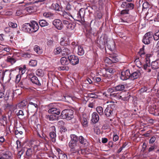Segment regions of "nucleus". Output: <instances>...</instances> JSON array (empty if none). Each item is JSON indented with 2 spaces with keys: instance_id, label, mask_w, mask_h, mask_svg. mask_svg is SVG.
Segmentation results:
<instances>
[{
  "instance_id": "11",
  "label": "nucleus",
  "mask_w": 159,
  "mask_h": 159,
  "mask_svg": "<svg viewBox=\"0 0 159 159\" xmlns=\"http://www.w3.org/2000/svg\"><path fill=\"white\" fill-rule=\"evenodd\" d=\"M131 74L129 70L123 71L121 72L120 79L122 80H126L130 78Z\"/></svg>"
},
{
  "instance_id": "52",
  "label": "nucleus",
  "mask_w": 159,
  "mask_h": 159,
  "mask_svg": "<svg viewBox=\"0 0 159 159\" xmlns=\"http://www.w3.org/2000/svg\"><path fill=\"white\" fill-rule=\"evenodd\" d=\"M10 156L7 154H3L0 157V159H10Z\"/></svg>"
},
{
  "instance_id": "51",
  "label": "nucleus",
  "mask_w": 159,
  "mask_h": 159,
  "mask_svg": "<svg viewBox=\"0 0 159 159\" xmlns=\"http://www.w3.org/2000/svg\"><path fill=\"white\" fill-rule=\"evenodd\" d=\"M62 50L60 47H57L56 49L54 50V52L55 54H58L61 52L62 53Z\"/></svg>"
},
{
  "instance_id": "39",
  "label": "nucleus",
  "mask_w": 159,
  "mask_h": 159,
  "mask_svg": "<svg viewBox=\"0 0 159 159\" xmlns=\"http://www.w3.org/2000/svg\"><path fill=\"white\" fill-rule=\"evenodd\" d=\"M49 143L47 142L43 143H41V145L43 144V147L42 148L44 150L46 151L49 150L50 148V146Z\"/></svg>"
},
{
  "instance_id": "38",
  "label": "nucleus",
  "mask_w": 159,
  "mask_h": 159,
  "mask_svg": "<svg viewBox=\"0 0 159 159\" xmlns=\"http://www.w3.org/2000/svg\"><path fill=\"white\" fill-rule=\"evenodd\" d=\"M134 16L131 15H129L128 17L126 19V23H130L134 20Z\"/></svg>"
},
{
  "instance_id": "47",
  "label": "nucleus",
  "mask_w": 159,
  "mask_h": 159,
  "mask_svg": "<svg viewBox=\"0 0 159 159\" xmlns=\"http://www.w3.org/2000/svg\"><path fill=\"white\" fill-rule=\"evenodd\" d=\"M23 131L19 128H16V129L15 131V134L16 135H20L23 134Z\"/></svg>"
},
{
  "instance_id": "12",
  "label": "nucleus",
  "mask_w": 159,
  "mask_h": 159,
  "mask_svg": "<svg viewBox=\"0 0 159 159\" xmlns=\"http://www.w3.org/2000/svg\"><path fill=\"white\" fill-rule=\"evenodd\" d=\"M103 95L108 98L111 99L115 98L117 100L120 99V93H113L107 94V93L105 92L103 93Z\"/></svg>"
},
{
  "instance_id": "13",
  "label": "nucleus",
  "mask_w": 159,
  "mask_h": 159,
  "mask_svg": "<svg viewBox=\"0 0 159 159\" xmlns=\"http://www.w3.org/2000/svg\"><path fill=\"white\" fill-rule=\"evenodd\" d=\"M85 15V10L83 8L80 9L79 11L78 12L77 18L78 19V20H81V21H83L84 20V17Z\"/></svg>"
},
{
  "instance_id": "29",
  "label": "nucleus",
  "mask_w": 159,
  "mask_h": 159,
  "mask_svg": "<svg viewBox=\"0 0 159 159\" xmlns=\"http://www.w3.org/2000/svg\"><path fill=\"white\" fill-rule=\"evenodd\" d=\"M125 87L124 85L119 84L116 86L114 87L115 90L117 91H120L123 90L125 89Z\"/></svg>"
},
{
  "instance_id": "27",
  "label": "nucleus",
  "mask_w": 159,
  "mask_h": 159,
  "mask_svg": "<svg viewBox=\"0 0 159 159\" xmlns=\"http://www.w3.org/2000/svg\"><path fill=\"white\" fill-rule=\"evenodd\" d=\"M81 121L83 126L84 127H86L88 126V122L87 118L83 117L81 119Z\"/></svg>"
},
{
  "instance_id": "18",
  "label": "nucleus",
  "mask_w": 159,
  "mask_h": 159,
  "mask_svg": "<svg viewBox=\"0 0 159 159\" xmlns=\"http://www.w3.org/2000/svg\"><path fill=\"white\" fill-rule=\"evenodd\" d=\"M99 119V115L96 112H94L92 114L91 121L94 124L98 122Z\"/></svg>"
},
{
  "instance_id": "36",
  "label": "nucleus",
  "mask_w": 159,
  "mask_h": 159,
  "mask_svg": "<svg viewBox=\"0 0 159 159\" xmlns=\"http://www.w3.org/2000/svg\"><path fill=\"white\" fill-rule=\"evenodd\" d=\"M36 74L38 76L42 77L44 75V72L42 70L39 69L36 71Z\"/></svg>"
},
{
  "instance_id": "9",
  "label": "nucleus",
  "mask_w": 159,
  "mask_h": 159,
  "mask_svg": "<svg viewBox=\"0 0 159 159\" xmlns=\"http://www.w3.org/2000/svg\"><path fill=\"white\" fill-rule=\"evenodd\" d=\"M50 129L51 131H52L49 133L50 137L52 141L55 142L56 141V127L54 126H52L50 127Z\"/></svg>"
},
{
  "instance_id": "32",
  "label": "nucleus",
  "mask_w": 159,
  "mask_h": 159,
  "mask_svg": "<svg viewBox=\"0 0 159 159\" xmlns=\"http://www.w3.org/2000/svg\"><path fill=\"white\" fill-rule=\"evenodd\" d=\"M105 70L107 72L111 74H113L116 72L115 69L111 66L105 68Z\"/></svg>"
},
{
  "instance_id": "23",
  "label": "nucleus",
  "mask_w": 159,
  "mask_h": 159,
  "mask_svg": "<svg viewBox=\"0 0 159 159\" xmlns=\"http://www.w3.org/2000/svg\"><path fill=\"white\" fill-rule=\"evenodd\" d=\"M60 44L62 46H66L70 44V42L68 39L62 38L61 39L60 42Z\"/></svg>"
},
{
  "instance_id": "25",
  "label": "nucleus",
  "mask_w": 159,
  "mask_h": 159,
  "mask_svg": "<svg viewBox=\"0 0 159 159\" xmlns=\"http://www.w3.org/2000/svg\"><path fill=\"white\" fill-rule=\"evenodd\" d=\"M70 142L78 143L79 141V138L75 134H71L70 136Z\"/></svg>"
},
{
  "instance_id": "22",
  "label": "nucleus",
  "mask_w": 159,
  "mask_h": 159,
  "mask_svg": "<svg viewBox=\"0 0 159 159\" xmlns=\"http://www.w3.org/2000/svg\"><path fill=\"white\" fill-rule=\"evenodd\" d=\"M30 80L34 84L38 85V86H40L41 84L38 78L35 76L34 75L30 78Z\"/></svg>"
},
{
  "instance_id": "50",
  "label": "nucleus",
  "mask_w": 159,
  "mask_h": 159,
  "mask_svg": "<svg viewBox=\"0 0 159 159\" xmlns=\"http://www.w3.org/2000/svg\"><path fill=\"white\" fill-rule=\"evenodd\" d=\"M153 38L155 40L157 41L159 39V30L154 35H153Z\"/></svg>"
},
{
  "instance_id": "15",
  "label": "nucleus",
  "mask_w": 159,
  "mask_h": 159,
  "mask_svg": "<svg viewBox=\"0 0 159 159\" xmlns=\"http://www.w3.org/2000/svg\"><path fill=\"white\" fill-rule=\"evenodd\" d=\"M11 70H6L5 71L4 70H0V78L1 80H3L5 75H9L10 79H11Z\"/></svg>"
},
{
  "instance_id": "19",
  "label": "nucleus",
  "mask_w": 159,
  "mask_h": 159,
  "mask_svg": "<svg viewBox=\"0 0 159 159\" xmlns=\"http://www.w3.org/2000/svg\"><path fill=\"white\" fill-rule=\"evenodd\" d=\"M48 112L52 114H55L58 116L60 113V111L59 108L53 107L49 109L48 110Z\"/></svg>"
},
{
  "instance_id": "62",
  "label": "nucleus",
  "mask_w": 159,
  "mask_h": 159,
  "mask_svg": "<svg viewBox=\"0 0 159 159\" xmlns=\"http://www.w3.org/2000/svg\"><path fill=\"white\" fill-rule=\"evenodd\" d=\"M16 144L17 145L16 148L18 149L22 146L21 142L18 140L16 141Z\"/></svg>"
},
{
  "instance_id": "43",
  "label": "nucleus",
  "mask_w": 159,
  "mask_h": 159,
  "mask_svg": "<svg viewBox=\"0 0 159 159\" xmlns=\"http://www.w3.org/2000/svg\"><path fill=\"white\" fill-rule=\"evenodd\" d=\"M54 44L53 39H51L47 40V45L49 47H51L53 46Z\"/></svg>"
},
{
  "instance_id": "37",
  "label": "nucleus",
  "mask_w": 159,
  "mask_h": 159,
  "mask_svg": "<svg viewBox=\"0 0 159 159\" xmlns=\"http://www.w3.org/2000/svg\"><path fill=\"white\" fill-rule=\"evenodd\" d=\"M79 140L80 143L82 144L85 145L87 143L86 139L82 136H79Z\"/></svg>"
},
{
  "instance_id": "24",
  "label": "nucleus",
  "mask_w": 159,
  "mask_h": 159,
  "mask_svg": "<svg viewBox=\"0 0 159 159\" xmlns=\"http://www.w3.org/2000/svg\"><path fill=\"white\" fill-rule=\"evenodd\" d=\"M43 16L45 18L49 19H52L54 17V14L50 12H44Z\"/></svg>"
},
{
  "instance_id": "3",
  "label": "nucleus",
  "mask_w": 159,
  "mask_h": 159,
  "mask_svg": "<svg viewBox=\"0 0 159 159\" xmlns=\"http://www.w3.org/2000/svg\"><path fill=\"white\" fill-rule=\"evenodd\" d=\"M116 105L114 104H110L107 106L104 111V113L107 117L111 118L115 115V109Z\"/></svg>"
},
{
  "instance_id": "40",
  "label": "nucleus",
  "mask_w": 159,
  "mask_h": 159,
  "mask_svg": "<svg viewBox=\"0 0 159 159\" xmlns=\"http://www.w3.org/2000/svg\"><path fill=\"white\" fill-rule=\"evenodd\" d=\"M96 111L100 116H102L103 114V111L102 107H98L96 108Z\"/></svg>"
},
{
  "instance_id": "55",
  "label": "nucleus",
  "mask_w": 159,
  "mask_h": 159,
  "mask_svg": "<svg viewBox=\"0 0 159 159\" xmlns=\"http://www.w3.org/2000/svg\"><path fill=\"white\" fill-rule=\"evenodd\" d=\"M110 58L111 60V64L113 63H116L118 61V59L115 56H111Z\"/></svg>"
},
{
  "instance_id": "17",
  "label": "nucleus",
  "mask_w": 159,
  "mask_h": 159,
  "mask_svg": "<svg viewBox=\"0 0 159 159\" xmlns=\"http://www.w3.org/2000/svg\"><path fill=\"white\" fill-rule=\"evenodd\" d=\"M28 103L25 100H24L16 105V107L20 109L27 108Z\"/></svg>"
},
{
  "instance_id": "41",
  "label": "nucleus",
  "mask_w": 159,
  "mask_h": 159,
  "mask_svg": "<svg viewBox=\"0 0 159 159\" xmlns=\"http://www.w3.org/2000/svg\"><path fill=\"white\" fill-rule=\"evenodd\" d=\"M33 153V150L31 148L28 149L26 152L27 156L28 157H31Z\"/></svg>"
},
{
  "instance_id": "48",
  "label": "nucleus",
  "mask_w": 159,
  "mask_h": 159,
  "mask_svg": "<svg viewBox=\"0 0 159 159\" xmlns=\"http://www.w3.org/2000/svg\"><path fill=\"white\" fill-rule=\"evenodd\" d=\"M8 25L10 27H11L13 28H15L17 27V25L16 23L11 21L8 22Z\"/></svg>"
},
{
  "instance_id": "58",
  "label": "nucleus",
  "mask_w": 159,
  "mask_h": 159,
  "mask_svg": "<svg viewBox=\"0 0 159 159\" xmlns=\"http://www.w3.org/2000/svg\"><path fill=\"white\" fill-rule=\"evenodd\" d=\"M21 77V75L20 74L17 75L16 77L15 82L16 83H18L20 82Z\"/></svg>"
},
{
  "instance_id": "44",
  "label": "nucleus",
  "mask_w": 159,
  "mask_h": 159,
  "mask_svg": "<svg viewBox=\"0 0 159 159\" xmlns=\"http://www.w3.org/2000/svg\"><path fill=\"white\" fill-rule=\"evenodd\" d=\"M52 7L53 9L57 11H60V6L57 3H53L52 5Z\"/></svg>"
},
{
  "instance_id": "63",
  "label": "nucleus",
  "mask_w": 159,
  "mask_h": 159,
  "mask_svg": "<svg viewBox=\"0 0 159 159\" xmlns=\"http://www.w3.org/2000/svg\"><path fill=\"white\" fill-rule=\"evenodd\" d=\"M89 97L92 98H97L98 96L97 94L92 93L89 94Z\"/></svg>"
},
{
  "instance_id": "49",
  "label": "nucleus",
  "mask_w": 159,
  "mask_h": 159,
  "mask_svg": "<svg viewBox=\"0 0 159 159\" xmlns=\"http://www.w3.org/2000/svg\"><path fill=\"white\" fill-rule=\"evenodd\" d=\"M33 54L29 52H26L22 54V56L25 58H30L31 57Z\"/></svg>"
},
{
  "instance_id": "53",
  "label": "nucleus",
  "mask_w": 159,
  "mask_h": 159,
  "mask_svg": "<svg viewBox=\"0 0 159 159\" xmlns=\"http://www.w3.org/2000/svg\"><path fill=\"white\" fill-rule=\"evenodd\" d=\"M58 156L59 159H67V155L64 153L60 154Z\"/></svg>"
},
{
  "instance_id": "7",
  "label": "nucleus",
  "mask_w": 159,
  "mask_h": 159,
  "mask_svg": "<svg viewBox=\"0 0 159 159\" xmlns=\"http://www.w3.org/2000/svg\"><path fill=\"white\" fill-rule=\"evenodd\" d=\"M68 145L70 150L72 153H75L79 151L80 149L78 143L69 142Z\"/></svg>"
},
{
  "instance_id": "30",
  "label": "nucleus",
  "mask_w": 159,
  "mask_h": 159,
  "mask_svg": "<svg viewBox=\"0 0 159 159\" xmlns=\"http://www.w3.org/2000/svg\"><path fill=\"white\" fill-rule=\"evenodd\" d=\"M150 64H144L143 65V68L147 72L150 73L151 72V70L150 68Z\"/></svg>"
},
{
  "instance_id": "34",
  "label": "nucleus",
  "mask_w": 159,
  "mask_h": 159,
  "mask_svg": "<svg viewBox=\"0 0 159 159\" xmlns=\"http://www.w3.org/2000/svg\"><path fill=\"white\" fill-rule=\"evenodd\" d=\"M39 23L41 27H44L48 26V23L44 20H40L39 21Z\"/></svg>"
},
{
  "instance_id": "54",
  "label": "nucleus",
  "mask_w": 159,
  "mask_h": 159,
  "mask_svg": "<svg viewBox=\"0 0 159 159\" xmlns=\"http://www.w3.org/2000/svg\"><path fill=\"white\" fill-rule=\"evenodd\" d=\"M29 64L31 66H35L37 64V61L35 60H31L29 62Z\"/></svg>"
},
{
  "instance_id": "59",
  "label": "nucleus",
  "mask_w": 159,
  "mask_h": 159,
  "mask_svg": "<svg viewBox=\"0 0 159 159\" xmlns=\"http://www.w3.org/2000/svg\"><path fill=\"white\" fill-rule=\"evenodd\" d=\"M16 113L17 116H23L24 115L23 111L22 110H19V111H16Z\"/></svg>"
},
{
  "instance_id": "21",
  "label": "nucleus",
  "mask_w": 159,
  "mask_h": 159,
  "mask_svg": "<svg viewBox=\"0 0 159 159\" xmlns=\"http://www.w3.org/2000/svg\"><path fill=\"white\" fill-rule=\"evenodd\" d=\"M140 75L141 73L140 71L138 70H137L131 74L130 79L132 80H134L138 78Z\"/></svg>"
},
{
  "instance_id": "26",
  "label": "nucleus",
  "mask_w": 159,
  "mask_h": 159,
  "mask_svg": "<svg viewBox=\"0 0 159 159\" xmlns=\"http://www.w3.org/2000/svg\"><path fill=\"white\" fill-rule=\"evenodd\" d=\"M16 60L12 57L9 56L7 57L6 61L7 62L10 63L11 65L13 64L16 61Z\"/></svg>"
},
{
  "instance_id": "6",
  "label": "nucleus",
  "mask_w": 159,
  "mask_h": 159,
  "mask_svg": "<svg viewBox=\"0 0 159 159\" xmlns=\"http://www.w3.org/2000/svg\"><path fill=\"white\" fill-rule=\"evenodd\" d=\"M107 38L104 34H102L100 37L99 41V47L101 49H106V44L107 43Z\"/></svg>"
},
{
  "instance_id": "57",
  "label": "nucleus",
  "mask_w": 159,
  "mask_h": 159,
  "mask_svg": "<svg viewBox=\"0 0 159 159\" xmlns=\"http://www.w3.org/2000/svg\"><path fill=\"white\" fill-rule=\"evenodd\" d=\"M149 6L150 5L148 2H145L143 4V8L144 9H147L149 7Z\"/></svg>"
},
{
  "instance_id": "10",
  "label": "nucleus",
  "mask_w": 159,
  "mask_h": 159,
  "mask_svg": "<svg viewBox=\"0 0 159 159\" xmlns=\"http://www.w3.org/2000/svg\"><path fill=\"white\" fill-rule=\"evenodd\" d=\"M68 59L69 63L73 65H76L79 62V59L78 57L74 55L68 56Z\"/></svg>"
},
{
  "instance_id": "35",
  "label": "nucleus",
  "mask_w": 159,
  "mask_h": 159,
  "mask_svg": "<svg viewBox=\"0 0 159 159\" xmlns=\"http://www.w3.org/2000/svg\"><path fill=\"white\" fill-rule=\"evenodd\" d=\"M71 53L70 51L67 48H64L62 51V54L63 55H67L68 56H69V55Z\"/></svg>"
},
{
  "instance_id": "64",
  "label": "nucleus",
  "mask_w": 159,
  "mask_h": 159,
  "mask_svg": "<svg viewBox=\"0 0 159 159\" xmlns=\"http://www.w3.org/2000/svg\"><path fill=\"white\" fill-rule=\"evenodd\" d=\"M115 90L114 87L113 88H109L107 90V92L108 93V94L113 93Z\"/></svg>"
},
{
  "instance_id": "42",
  "label": "nucleus",
  "mask_w": 159,
  "mask_h": 159,
  "mask_svg": "<svg viewBox=\"0 0 159 159\" xmlns=\"http://www.w3.org/2000/svg\"><path fill=\"white\" fill-rule=\"evenodd\" d=\"M125 93L121 92L120 93V99H121L122 100L126 101L128 100V98L127 97H124L125 96H126Z\"/></svg>"
},
{
  "instance_id": "5",
  "label": "nucleus",
  "mask_w": 159,
  "mask_h": 159,
  "mask_svg": "<svg viewBox=\"0 0 159 159\" xmlns=\"http://www.w3.org/2000/svg\"><path fill=\"white\" fill-rule=\"evenodd\" d=\"M153 39L152 32H149L145 34L142 40L143 42L146 44H149Z\"/></svg>"
},
{
  "instance_id": "56",
  "label": "nucleus",
  "mask_w": 159,
  "mask_h": 159,
  "mask_svg": "<svg viewBox=\"0 0 159 159\" xmlns=\"http://www.w3.org/2000/svg\"><path fill=\"white\" fill-rule=\"evenodd\" d=\"M134 5L133 3L127 2L126 8H129L130 10H132L134 8Z\"/></svg>"
},
{
  "instance_id": "8",
  "label": "nucleus",
  "mask_w": 159,
  "mask_h": 159,
  "mask_svg": "<svg viewBox=\"0 0 159 159\" xmlns=\"http://www.w3.org/2000/svg\"><path fill=\"white\" fill-rule=\"evenodd\" d=\"M63 24L66 25V28L70 30H73L76 25L75 22L66 20H63Z\"/></svg>"
},
{
  "instance_id": "1",
  "label": "nucleus",
  "mask_w": 159,
  "mask_h": 159,
  "mask_svg": "<svg viewBox=\"0 0 159 159\" xmlns=\"http://www.w3.org/2000/svg\"><path fill=\"white\" fill-rule=\"evenodd\" d=\"M39 28L37 22L33 20L30 23H26L23 24L21 27V30L23 31L31 34L36 32Z\"/></svg>"
},
{
  "instance_id": "14",
  "label": "nucleus",
  "mask_w": 159,
  "mask_h": 159,
  "mask_svg": "<svg viewBox=\"0 0 159 159\" xmlns=\"http://www.w3.org/2000/svg\"><path fill=\"white\" fill-rule=\"evenodd\" d=\"M53 24L57 29L61 30L63 28L61 21L59 19H55L53 22Z\"/></svg>"
},
{
  "instance_id": "31",
  "label": "nucleus",
  "mask_w": 159,
  "mask_h": 159,
  "mask_svg": "<svg viewBox=\"0 0 159 159\" xmlns=\"http://www.w3.org/2000/svg\"><path fill=\"white\" fill-rule=\"evenodd\" d=\"M84 53L83 48L81 46H79L78 48V54L80 56L83 55Z\"/></svg>"
},
{
  "instance_id": "2",
  "label": "nucleus",
  "mask_w": 159,
  "mask_h": 159,
  "mask_svg": "<svg viewBox=\"0 0 159 159\" xmlns=\"http://www.w3.org/2000/svg\"><path fill=\"white\" fill-rule=\"evenodd\" d=\"M74 111L71 109H66L63 110L60 116V117L61 119H66L67 120L72 119L74 120V122H75L76 119L74 118Z\"/></svg>"
},
{
  "instance_id": "28",
  "label": "nucleus",
  "mask_w": 159,
  "mask_h": 159,
  "mask_svg": "<svg viewBox=\"0 0 159 159\" xmlns=\"http://www.w3.org/2000/svg\"><path fill=\"white\" fill-rule=\"evenodd\" d=\"M68 57H62L61 59V64L63 65H68L69 62L68 61Z\"/></svg>"
},
{
  "instance_id": "16",
  "label": "nucleus",
  "mask_w": 159,
  "mask_h": 159,
  "mask_svg": "<svg viewBox=\"0 0 159 159\" xmlns=\"http://www.w3.org/2000/svg\"><path fill=\"white\" fill-rule=\"evenodd\" d=\"M29 80L25 78L22 80L19 84V86L23 89L26 88L29 84Z\"/></svg>"
},
{
  "instance_id": "45",
  "label": "nucleus",
  "mask_w": 159,
  "mask_h": 159,
  "mask_svg": "<svg viewBox=\"0 0 159 159\" xmlns=\"http://www.w3.org/2000/svg\"><path fill=\"white\" fill-rule=\"evenodd\" d=\"M60 116L55 115H50L49 117V120L52 121L54 120H58L59 119Z\"/></svg>"
},
{
  "instance_id": "61",
  "label": "nucleus",
  "mask_w": 159,
  "mask_h": 159,
  "mask_svg": "<svg viewBox=\"0 0 159 159\" xmlns=\"http://www.w3.org/2000/svg\"><path fill=\"white\" fill-rule=\"evenodd\" d=\"M129 9L123 10L121 11L120 14L121 15L128 14L129 13Z\"/></svg>"
},
{
  "instance_id": "60",
  "label": "nucleus",
  "mask_w": 159,
  "mask_h": 159,
  "mask_svg": "<svg viewBox=\"0 0 159 159\" xmlns=\"http://www.w3.org/2000/svg\"><path fill=\"white\" fill-rule=\"evenodd\" d=\"M64 98H62L63 100H65L66 101H68L69 100H70V99H72V98L69 95H66L63 96Z\"/></svg>"
},
{
  "instance_id": "20",
  "label": "nucleus",
  "mask_w": 159,
  "mask_h": 159,
  "mask_svg": "<svg viewBox=\"0 0 159 159\" xmlns=\"http://www.w3.org/2000/svg\"><path fill=\"white\" fill-rule=\"evenodd\" d=\"M151 67L152 70H155L159 68V59H157L152 61L151 63Z\"/></svg>"
},
{
  "instance_id": "4",
  "label": "nucleus",
  "mask_w": 159,
  "mask_h": 159,
  "mask_svg": "<svg viewBox=\"0 0 159 159\" xmlns=\"http://www.w3.org/2000/svg\"><path fill=\"white\" fill-rule=\"evenodd\" d=\"M38 107L37 102L36 101H30L27 106L28 111L30 113H34V115L36 113Z\"/></svg>"
},
{
  "instance_id": "33",
  "label": "nucleus",
  "mask_w": 159,
  "mask_h": 159,
  "mask_svg": "<svg viewBox=\"0 0 159 159\" xmlns=\"http://www.w3.org/2000/svg\"><path fill=\"white\" fill-rule=\"evenodd\" d=\"M62 16L63 18L67 20L70 19V17H72V16L69 13H67L66 11L63 12Z\"/></svg>"
},
{
  "instance_id": "46",
  "label": "nucleus",
  "mask_w": 159,
  "mask_h": 159,
  "mask_svg": "<svg viewBox=\"0 0 159 159\" xmlns=\"http://www.w3.org/2000/svg\"><path fill=\"white\" fill-rule=\"evenodd\" d=\"M34 51L38 54H41L42 52L40 49V47L38 45H35L34 48Z\"/></svg>"
}]
</instances>
